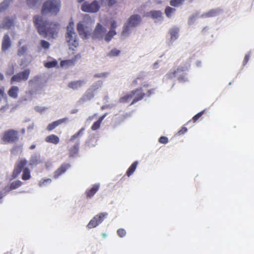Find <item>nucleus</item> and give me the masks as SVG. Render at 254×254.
I'll list each match as a JSON object with an SVG mask.
<instances>
[{
	"mask_svg": "<svg viewBox=\"0 0 254 254\" xmlns=\"http://www.w3.org/2000/svg\"><path fill=\"white\" fill-rule=\"evenodd\" d=\"M33 23L38 33L44 37L55 38L59 30L58 23L44 21L42 16L35 15Z\"/></svg>",
	"mask_w": 254,
	"mask_h": 254,
	"instance_id": "nucleus-1",
	"label": "nucleus"
},
{
	"mask_svg": "<svg viewBox=\"0 0 254 254\" xmlns=\"http://www.w3.org/2000/svg\"><path fill=\"white\" fill-rule=\"evenodd\" d=\"M93 20L90 17H85L77 25V30L82 39H88L91 35Z\"/></svg>",
	"mask_w": 254,
	"mask_h": 254,
	"instance_id": "nucleus-2",
	"label": "nucleus"
},
{
	"mask_svg": "<svg viewBox=\"0 0 254 254\" xmlns=\"http://www.w3.org/2000/svg\"><path fill=\"white\" fill-rule=\"evenodd\" d=\"M60 0H47L42 6L41 13L45 15L48 13L57 15L61 8Z\"/></svg>",
	"mask_w": 254,
	"mask_h": 254,
	"instance_id": "nucleus-3",
	"label": "nucleus"
},
{
	"mask_svg": "<svg viewBox=\"0 0 254 254\" xmlns=\"http://www.w3.org/2000/svg\"><path fill=\"white\" fill-rule=\"evenodd\" d=\"M65 39L69 49L74 50L78 46L77 36L74 30L73 22H70L67 27Z\"/></svg>",
	"mask_w": 254,
	"mask_h": 254,
	"instance_id": "nucleus-4",
	"label": "nucleus"
},
{
	"mask_svg": "<svg viewBox=\"0 0 254 254\" xmlns=\"http://www.w3.org/2000/svg\"><path fill=\"white\" fill-rule=\"evenodd\" d=\"M141 18L140 15L134 14L131 15L128 19L127 22L124 24L122 34L126 36L128 34L131 27H136L141 22Z\"/></svg>",
	"mask_w": 254,
	"mask_h": 254,
	"instance_id": "nucleus-5",
	"label": "nucleus"
},
{
	"mask_svg": "<svg viewBox=\"0 0 254 254\" xmlns=\"http://www.w3.org/2000/svg\"><path fill=\"white\" fill-rule=\"evenodd\" d=\"M1 140L4 143L16 142L19 140V132L12 129L6 130L3 132Z\"/></svg>",
	"mask_w": 254,
	"mask_h": 254,
	"instance_id": "nucleus-6",
	"label": "nucleus"
},
{
	"mask_svg": "<svg viewBox=\"0 0 254 254\" xmlns=\"http://www.w3.org/2000/svg\"><path fill=\"white\" fill-rule=\"evenodd\" d=\"M100 8V5L97 0H94L91 3L85 1L82 3L81 6L82 11L89 13H96Z\"/></svg>",
	"mask_w": 254,
	"mask_h": 254,
	"instance_id": "nucleus-7",
	"label": "nucleus"
},
{
	"mask_svg": "<svg viewBox=\"0 0 254 254\" xmlns=\"http://www.w3.org/2000/svg\"><path fill=\"white\" fill-rule=\"evenodd\" d=\"M30 73V70L26 69L13 75L10 79V84H12L15 82H21V81H26L29 78Z\"/></svg>",
	"mask_w": 254,
	"mask_h": 254,
	"instance_id": "nucleus-8",
	"label": "nucleus"
},
{
	"mask_svg": "<svg viewBox=\"0 0 254 254\" xmlns=\"http://www.w3.org/2000/svg\"><path fill=\"white\" fill-rule=\"evenodd\" d=\"M27 164V161L26 159H21L18 161L15 165L14 170L12 172L11 177L12 179L16 178L20 174L22 171L25 168Z\"/></svg>",
	"mask_w": 254,
	"mask_h": 254,
	"instance_id": "nucleus-9",
	"label": "nucleus"
},
{
	"mask_svg": "<svg viewBox=\"0 0 254 254\" xmlns=\"http://www.w3.org/2000/svg\"><path fill=\"white\" fill-rule=\"evenodd\" d=\"M107 215L108 213L106 212L100 213L96 215L90 221L87 225V227L89 229L96 227L103 221L104 219Z\"/></svg>",
	"mask_w": 254,
	"mask_h": 254,
	"instance_id": "nucleus-10",
	"label": "nucleus"
},
{
	"mask_svg": "<svg viewBox=\"0 0 254 254\" xmlns=\"http://www.w3.org/2000/svg\"><path fill=\"white\" fill-rule=\"evenodd\" d=\"M106 32V29L100 23H97L92 33L93 39H103Z\"/></svg>",
	"mask_w": 254,
	"mask_h": 254,
	"instance_id": "nucleus-11",
	"label": "nucleus"
},
{
	"mask_svg": "<svg viewBox=\"0 0 254 254\" xmlns=\"http://www.w3.org/2000/svg\"><path fill=\"white\" fill-rule=\"evenodd\" d=\"M132 92L133 93V100L130 103V105H132L138 101L141 100L145 96V94L143 92L142 88H138L133 90H132Z\"/></svg>",
	"mask_w": 254,
	"mask_h": 254,
	"instance_id": "nucleus-12",
	"label": "nucleus"
},
{
	"mask_svg": "<svg viewBox=\"0 0 254 254\" xmlns=\"http://www.w3.org/2000/svg\"><path fill=\"white\" fill-rule=\"evenodd\" d=\"M70 167V164L66 163H63L60 166V167L54 172V178H58L60 176L64 174Z\"/></svg>",
	"mask_w": 254,
	"mask_h": 254,
	"instance_id": "nucleus-13",
	"label": "nucleus"
},
{
	"mask_svg": "<svg viewBox=\"0 0 254 254\" xmlns=\"http://www.w3.org/2000/svg\"><path fill=\"white\" fill-rule=\"evenodd\" d=\"M14 24V19L11 18L9 16L5 17L1 22V28L9 29Z\"/></svg>",
	"mask_w": 254,
	"mask_h": 254,
	"instance_id": "nucleus-14",
	"label": "nucleus"
},
{
	"mask_svg": "<svg viewBox=\"0 0 254 254\" xmlns=\"http://www.w3.org/2000/svg\"><path fill=\"white\" fill-rule=\"evenodd\" d=\"M67 121V118H64L63 119H59L57 121H54L48 125V126L47 127V130L48 131H51L55 129L58 126L61 125L64 123L66 122Z\"/></svg>",
	"mask_w": 254,
	"mask_h": 254,
	"instance_id": "nucleus-15",
	"label": "nucleus"
},
{
	"mask_svg": "<svg viewBox=\"0 0 254 254\" xmlns=\"http://www.w3.org/2000/svg\"><path fill=\"white\" fill-rule=\"evenodd\" d=\"M94 85L89 88L85 93L83 96L82 97L81 100L83 101H89L92 99L94 96V92L96 88H94Z\"/></svg>",
	"mask_w": 254,
	"mask_h": 254,
	"instance_id": "nucleus-16",
	"label": "nucleus"
},
{
	"mask_svg": "<svg viewBox=\"0 0 254 254\" xmlns=\"http://www.w3.org/2000/svg\"><path fill=\"white\" fill-rule=\"evenodd\" d=\"M11 46V41L9 36L8 34H6L4 35L2 44L1 50L3 52L6 51Z\"/></svg>",
	"mask_w": 254,
	"mask_h": 254,
	"instance_id": "nucleus-17",
	"label": "nucleus"
},
{
	"mask_svg": "<svg viewBox=\"0 0 254 254\" xmlns=\"http://www.w3.org/2000/svg\"><path fill=\"white\" fill-rule=\"evenodd\" d=\"M84 83V80L72 81L68 83V87L73 90H77L81 87Z\"/></svg>",
	"mask_w": 254,
	"mask_h": 254,
	"instance_id": "nucleus-18",
	"label": "nucleus"
},
{
	"mask_svg": "<svg viewBox=\"0 0 254 254\" xmlns=\"http://www.w3.org/2000/svg\"><path fill=\"white\" fill-rule=\"evenodd\" d=\"M99 184H95L92 188L88 189L86 190L85 193L87 198H91L97 192L99 189Z\"/></svg>",
	"mask_w": 254,
	"mask_h": 254,
	"instance_id": "nucleus-19",
	"label": "nucleus"
},
{
	"mask_svg": "<svg viewBox=\"0 0 254 254\" xmlns=\"http://www.w3.org/2000/svg\"><path fill=\"white\" fill-rule=\"evenodd\" d=\"M45 140L47 143L57 144L60 142V138L57 135L52 134L46 136Z\"/></svg>",
	"mask_w": 254,
	"mask_h": 254,
	"instance_id": "nucleus-20",
	"label": "nucleus"
},
{
	"mask_svg": "<svg viewBox=\"0 0 254 254\" xmlns=\"http://www.w3.org/2000/svg\"><path fill=\"white\" fill-rule=\"evenodd\" d=\"M22 185V182L17 180L12 182L9 186H6L4 190L7 191H10L16 189Z\"/></svg>",
	"mask_w": 254,
	"mask_h": 254,
	"instance_id": "nucleus-21",
	"label": "nucleus"
},
{
	"mask_svg": "<svg viewBox=\"0 0 254 254\" xmlns=\"http://www.w3.org/2000/svg\"><path fill=\"white\" fill-rule=\"evenodd\" d=\"M79 147V143L78 142L70 147L68 149L69 157H73L76 156L78 153Z\"/></svg>",
	"mask_w": 254,
	"mask_h": 254,
	"instance_id": "nucleus-22",
	"label": "nucleus"
},
{
	"mask_svg": "<svg viewBox=\"0 0 254 254\" xmlns=\"http://www.w3.org/2000/svg\"><path fill=\"white\" fill-rule=\"evenodd\" d=\"M19 88L16 86H12L8 91V95L13 99H16L18 97L19 93Z\"/></svg>",
	"mask_w": 254,
	"mask_h": 254,
	"instance_id": "nucleus-23",
	"label": "nucleus"
},
{
	"mask_svg": "<svg viewBox=\"0 0 254 254\" xmlns=\"http://www.w3.org/2000/svg\"><path fill=\"white\" fill-rule=\"evenodd\" d=\"M187 69V67L179 66L176 70H174L173 71H170L167 74V76L169 78H173L176 76L177 74L181 72H183Z\"/></svg>",
	"mask_w": 254,
	"mask_h": 254,
	"instance_id": "nucleus-24",
	"label": "nucleus"
},
{
	"mask_svg": "<svg viewBox=\"0 0 254 254\" xmlns=\"http://www.w3.org/2000/svg\"><path fill=\"white\" fill-rule=\"evenodd\" d=\"M147 14L153 19H158L162 16V13L160 10H151Z\"/></svg>",
	"mask_w": 254,
	"mask_h": 254,
	"instance_id": "nucleus-25",
	"label": "nucleus"
},
{
	"mask_svg": "<svg viewBox=\"0 0 254 254\" xmlns=\"http://www.w3.org/2000/svg\"><path fill=\"white\" fill-rule=\"evenodd\" d=\"M133 93L132 92V91L129 93H128L126 95L122 97L120 99V102L125 103L129 102L131 99L133 100Z\"/></svg>",
	"mask_w": 254,
	"mask_h": 254,
	"instance_id": "nucleus-26",
	"label": "nucleus"
},
{
	"mask_svg": "<svg viewBox=\"0 0 254 254\" xmlns=\"http://www.w3.org/2000/svg\"><path fill=\"white\" fill-rule=\"evenodd\" d=\"M137 165H138V162L137 161L134 162L131 165V166L128 168V169H127V170L126 172V175L127 177H129L132 174H133V173H134V172L135 171V170L136 169Z\"/></svg>",
	"mask_w": 254,
	"mask_h": 254,
	"instance_id": "nucleus-27",
	"label": "nucleus"
},
{
	"mask_svg": "<svg viewBox=\"0 0 254 254\" xmlns=\"http://www.w3.org/2000/svg\"><path fill=\"white\" fill-rule=\"evenodd\" d=\"M179 29L174 28L170 30V34L171 35V40L175 41L178 38Z\"/></svg>",
	"mask_w": 254,
	"mask_h": 254,
	"instance_id": "nucleus-28",
	"label": "nucleus"
},
{
	"mask_svg": "<svg viewBox=\"0 0 254 254\" xmlns=\"http://www.w3.org/2000/svg\"><path fill=\"white\" fill-rule=\"evenodd\" d=\"M12 0H4L0 3V13L5 10L9 6Z\"/></svg>",
	"mask_w": 254,
	"mask_h": 254,
	"instance_id": "nucleus-29",
	"label": "nucleus"
},
{
	"mask_svg": "<svg viewBox=\"0 0 254 254\" xmlns=\"http://www.w3.org/2000/svg\"><path fill=\"white\" fill-rule=\"evenodd\" d=\"M219 9H212L204 13L203 16L205 17H210L216 16L219 13Z\"/></svg>",
	"mask_w": 254,
	"mask_h": 254,
	"instance_id": "nucleus-30",
	"label": "nucleus"
},
{
	"mask_svg": "<svg viewBox=\"0 0 254 254\" xmlns=\"http://www.w3.org/2000/svg\"><path fill=\"white\" fill-rule=\"evenodd\" d=\"M116 34L115 30H110L106 34H105L104 39L106 41L109 42Z\"/></svg>",
	"mask_w": 254,
	"mask_h": 254,
	"instance_id": "nucleus-31",
	"label": "nucleus"
},
{
	"mask_svg": "<svg viewBox=\"0 0 254 254\" xmlns=\"http://www.w3.org/2000/svg\"><path fill=\"white\" fill-rule=\"evenodd\" d=\"M31 178L30 171L28 168H25L23 171L22 179L24 181L29 180Z\"/></svg>",
	"mask_w": 254,
	"mask_h": 254,
	"instance_id": "nucleus-32",
	"label": "nucleus"
},
{
	"mask_svg": "<svg viewBox=\"0 0 254 254\" xmlns=\"http://www.w3.org/2000/svg\"><path fill=\"white\" fill-rule=\"evenodd\" d=\"M84 130H85V128L84 127H82L81 129H80L78 130V132H77L76 133H75V134L72 135L71 136V137L70 138L69 140L70 141H73L75 139H76L77 137H79L81 136L83 134V131H84Z\"/></svg>",
	"mask_w": 254,
	"mask_h": 254,
	"instance_id": "nucleus-33",
	"label": "nucleus"
},
{
	"mask_svg": "<svg viewBox=\"0 0 254 254\" xmlns=\"http://www.w3.org/2000/svg\"><path fill=\"white\" fill-rule=\"evenodd\" d=\"M176 11V9L174 8H172L169 6H167L165 9V13L166 16L168 18H170L172 16V15L173 13Z\"/></svg>",
	"mask_w": 254,
	"mask_h": 254,
	"instance_id": "nucleus-34",
	"label": "nucleus"
},
{
	"mask_svg": "<svg viewBox=\"0 0 254 254\" xmlns=\"http://www.w3.org/2000/svg\"><path fill=\"white\" fill-rule=\"evenodd\" d=\"M185 0H170V4L172 6L179 7L182 5Z\"/></svg>",
	"mask_w": 254,
	"mask_h": 254,
	"instance_id": "nucleus-35",
	"label": "nucleus"
},
{
	"mask_svg": "<svg viewBox=\"0 0 254 254\" xmlns=\"http://www.w3.org/2000/svg\"><path fill=\"white\" fill-rule=\"evenodd\" d=\"M120 50L114 48L108 53L107 56L109 57H117L120 54Z\"/></svg>",
	"mask_w": 254,
	"mask_h": 254,
	"instance_id": "nucleus-36",
	"label": "nucleus"
},
{
	"mask_svg": "<svg viewBox=\"0 0 254 254\" xmlns=\"http://www.w3.org/2000/svg\"><path fill=\"white\" fill-rule=\"evenodd\" d=\"M58 62L56 60H54L45 63L44 66L47 68H52L56 66Z\"/></svg>",
	"mask_w": 254,
	"mask_h": 254,
	"instance_id": "nucleus-37",
	"label": "nucleus"
},
{
	"mask_svg": "<svg viewBox=\"0 0 254 254\" xmlns=\"http://www.w3.org/2000/svg\"><path fill=\"white\" fill-rule=\"evenodd\" d=\"M27 47L26 46H23L18 49L17 51V55L18 56H21L23 55L27 51Z\"/></svg>",
	"mask_w": 254,
	"mask_h": 254,
	"instance_id": "nucleus-38",
	"label": "nucleus"
},
{
	"mask_svg": "<svg viewBox=\"0 0 254 254\" xmlns=\"http://www.w3.org/2000/svg\"><path fill=\"white\" fill-rule=\"evenodd\" d=\"M205 112V110H203L201 111L200 112L197 113L196 115H195L192 118V121L193 123H195L204 114Z\"/></svg>",
	"mask_w": 254,
	"mask_h": 254,
	"instance_id": "nucleus-39",
	"label": "nucleus"
},
{
	"mask_svg": "<svg viewBox=\"0 0 254 254\" xmlns=\"http://www.w3.org/2000/svg\"><path fill=\"white\" fill-rule=\"evenodd\" d=\"M118 235L121 237L123 238L125 237L126 235V231L124 229L120 228L117 231Z\"/></svg>",
	"mask_w": 254,
	"mask_h": 254,
	"instance_id": "nucleus-40",
	"label": "nucleus"
},
{
	"mask_svg": "<svg viewBox=\"0 0 254 254\" xmlns=\"http://www.w3.org/2000/svg\"><path fill=\"white\" fill-rule=\"evenodd\" d=\"M40 44L42 47L45 49H48L50 47V43L45 40H41Z\"/></svg>",
	"mask_w": 254,
	"mask_h": 254,
	"instance_id": "nucleus-41",
	"label": "nucleus"
},
{
	"mask_svg": "<svg viewBox=\"0 0 254 254\" xmlns=\"http://www.w3.org/2000/svg\"><path fill=\"white\" fill-rule=\"evenodd\" d=\"M30 162L31 165H37L40 162V161L38 157L34 156L32 157Z\"/></svg>",
	"mask_w": 254,
	"mask_h": 254,
	"instance_id": "nucleus-42",
	"label": "nucleus"
},
{
	"mask_svg": "<svg viewBox=\"0 0 254 254\" xmlns=\"http://www.w3.org/2000/svg\"><path fill=\"white\" fill-rule=\"evenodd\" d=\"M144 78L143 76L140 75L138 76L136 79L133 80L132 82V84L133 86H135L138 84V81H142L143 80Z\"/></svg>",
	"mask_w": 254,
	"mask_h": 254,
	"instance_id": "nucleus-43",
	"label": "nucleus"
},
{
	"mask_svg": "<svg viewBox=\"0 0 254 254\" xmlns=\"http://www.w3.org/2000/svg\"><path fill=\"white\" fill-rule=\"evenodd\" d=\"M52 182V180L51 179H47L44 180H42L39 182V186L40 187H42L44 186L45 183H51Z\"/></svg>",
	"mask_w": 254,
	"mask_h": 254,
	"instance_id": "nucleus-44",
	"label": "nucleus"
},
{
	"mask_svg": "<svg viewBox=\"0 0 254 254\" xmlns=\"http://www.w3.org/2000/svg\"><path fill=\"white\" fill-rule=\"evenodd\" d=\"M101 124L99 122L96 121L92 126L91 129L93 130H96L99 128Z\"/></svg>",
	"mask_w": 254,
	"mask_h": 254,
	"instance_id": "nucleus-45",
	"label": "nucleus"
},
{
	"mask_svg": "<svg viewBox=\"0 0 254 254\" xmlns=\"http://www.w3.org/2000/svg\"><path fill=\"white\" fill-rule=\"evenodd\" d=\"M72 62L70 60L63 61L61 62V66H64L66 65H69L72 64Z\"/></svg>",
	"mask_w": 254,
	"mask_h": 254,
	"instance_id": "nucleus-46",
	"label": "nucleus"
},
{
	"mask_svg": "<svg viewBox=\"0 0 254 254\" xmlns=\"http://www.w3.org/2000/svg\"><path fill=\"white\" fill-rule=\"evenodd\" d=\"M159 142L161 143L166 144L168 142V139L166 136H161L159 139Z\"/></svg>",
	"mask_w": 254,
	"mask_h": 254,
	"instance_id": "nucleus-47",
	"label": "nucleus"
},
{
	"mask_svg": "<svg viewBox=\"0 0 254 254\" xmlns=\"http://www.w3.org/2000/svg\"><path fill=\"white\" fill-rule=\"evenodd\" d=\"M39 0H27V4L29 6L34 5Z\"/></svg>",
	"mask_w": 254,
	"mask_h": 254,
	"instance_id": "nucleus-48",
	"label": "nucleus"
},
{
	"mask_svg": "<svg viewBox=\"0 0 254 254\" xmlns=\"http://www.w3.org/2000/svg\"><path fill=\"white\" fill-rule=\"evenodd\" d=\"M107 4L109 6L111 7L117 3V0H106Z\"/></svg>",
	"mask_w": 254,
	"mask_h": 254,
	"instance_id": "nucleus-49",
	"label": "nucleus"
},
{
	"mask_svg": "<svg viewBox=\"0 0 254 254\" xmlns=\"http://www.w3.org/2000/svg\"><path fill=\"white\" fill-rule=\"evenodd\" d=\"M188 129L186 127H182V128L178 132L179 135H182L187 131Z\"/></svg>",
	"mask_w": 254,
	"mask_h": 254,
	"instance_id": "nucleus-50",
	"label": "nucleus"
},
{
	"mask_svg": "<svg viewBox=\"0 0 254 254\" xmlns=\"http://www.w3.org/2000/svg\"><path fill=\"white\" fill-rule=\"evenodd\" d=\"M250 55L249 54H247L245 55L244 60L243 61V65H246L247 64V63L248 62V61L250 59Z\"/></svg>",
	"mask_w": 254,
	"mask_h": 254,
	"instance_id": "nucleus-51",
	"label": "nucleus"
},
{
	"mask_svg": "<svg viewBox=\"0 0 254 254\" xmlns=\"http://www.w3.org/2000/svg\"><path fill=\"white\" fill-rule=\"evenodd\" d=\"M117 23L115 21L113 20L111 21L110 30H115V28L117 27Z\"/></svg>",
	"mask_w": 254,
	"mask_h": 254,
	"instance_id": "nucleus-52",
	"label": "nucleus"
},
{
	"mask_svg": "<svg viewBox=\"0 0 254 254\" xmlns=\"http://www.w3.org/2000/svg\"><path fill=\"white\" fill-rule=\"evenodd\" d=\"M108 74L107 73H101L99 74H96L94 75V77H104L107 76Z\"/></svg>",
	"mask_w": 254,
	"mask_h": 254,
	"instance_id": "nucleus-53",
	"label": "nucleus"
},
{
	"mask_svg": "<svg viewBox=\"0 0 254 254\" xmlns=\"http://www.w3.org/2000/svg\"><path fill=\"white\" fill-rule=\"evenodd\" d=\"M107 113H105V114H104L103 115L101 116V117H100V118H99V119L98 120L97 122H99V123L101 124L102 121L104 120V119L106 117V116H107Z\"/></svg>",
	"mask_w": 254,
	"mask_h": 254,
	"instance_id": "nucleus-54",
	"label": "nucleus"
},
{
	"mask_svg": "<svg viewBox=\"0 0 254 254\" xmlns=\"http://www.w3.org/2000/svg\"><path fill=\"white\" fill-rule=\"evenodd\" d=\"M107 113H105V114H104L103 115L101 116V117H100V118H99V119L98 120L97 122H99V123L101 124L102 121L104 120V119L106 117V116H107Z\"/></svg>",
	"mask_w": 254,
	"mask_h": 254,
	"instance_id": "nucleus-55",
	"label": "nucleus"
},
{
	"mask_svg": "<svg viewBox=\"0 0 254 254\" xmlns=\"http://www.w3.org/2000/svg\"><path fill=\"white\" fill-rule=\"evenodd\" d=\"M107 113H105V114H104L103 115L101 116V117H100V118H99V119L98 120L97 122H99V123L101 124L102 121L104 120V119L106 117V116H107Z\"/></svg>",
	"mask_w": 254,
	"mask_h": 254,
	"instance_id": "nucleus-56",
	"label": "nucleus"
},
{
	"mask_svg": "<svg viewBox=\"0 0 254 254\" xmlns=\"http://www.w3.org/2000/svg\"><path fill=\"white\" fill-rule=\"evenodd\" d=\"M4 89L0 88V98L3 97L4 95Z\"/></svg>",
	"mask_w": 254,
	"mask_h": 254,
	"instance_id": "nucleus-57",
	"label": "nucleus"
},
{
	"mask_svg": "<svg viewBox=\"0 0 254 254\" xmlns=\"http://www.w3.org/2000/svg\"><path fill=\"white\" fill-rule=\"evenodd\" d=\"M77 112H78V109H74L70 111V114H75V113H76Z\"/></svg>",
	"mask_w": 254,
	"mask_h": 254,
	"instance_id": "nucleus-58",
	"label": "nucleus"
},
{
	"mask_svg": "<svg viewBox=\"0 0 254 254\" xmlns=\"http://www.w3.org/2000/svg\"><path fill=\"white\" fill-rule=\"evenodd\" d=\"M35 147H36V145H34V144H32V145H31L30 146L29 148H30V149H34V148H35Z\"/></svg>",
	"mask_w": 254,
	"mask_h": 254,
	"instance_id": "nucleus-59",
	"label": "nucleus"
},
{
	"mask_svg": "<svg viewBox=\"0 0 254 254\" xmlns=\"http://www.w3.org/2000/svg\"><path fill=\"white\" fill-rule=\"evenodd\" d=\"M207 30V27H204L202 30V33H204L206 30Z\"/></svg>",
	"mask_w": 254,
	"mask_h": 254,
	"instance_id": "nucleus-60",
	"label": "nucleus"
},
{
	"mask_svg": "<svg viewBox=\"0 0 254 254\" xmlns=\"http://www.w3.org/2000/svg\"><path fill=\"white\" fill-rule=\"evenodd\" d=\"M153 89H152V90H149L148 91V93L149 95H150L151 94V93H152V92H153Z\"/></svg>",
	"mask_w": 254,
	"mask_h": 254,
	"instance_id": "nucleus-61",
	"label": "nucleus"
},
{
	"mask_svg": "<svg viewBox=\"0 0 254 254\" xmlns=\"http://www.w3.org/2000/svg\"><path fill=\"white\" fill-rule=\"evenodd\" d=\"M3 197V195L1 192H0V199Z\"/></svg>",
	"mask_w": 254,
	"mask_h": 254,
	"instance_id": "nucleus-62",
	"label": "nucleus"
},
{
	"mask_svg": "<svg viewBox=\"0 0 254 254\" xmlns=\"http://www.w3.org/2000/svg\"><path fill=\"white\" fill-rule=\"evenodd\" d=\"M24 64H25L24 62L22 61V62H21V64H20V65H24Z\"/></svg>",
	"mask_w": 254,
	"mask_h": 254,
	"instance_id": "nucleus-63",
	"label": "nucleus"
},
{
	"mask_svg": "<svg viewBox=\"0 0 254 254\" xmlns=\"http://www.w3.org/2000/svg\"><path fill=\"white\" fill-rule=\"evenodd\" d=\"M18 44H19V45H20L21 44V41H19V42H18Z\"/></svg>",
	"mask_w": 254,
	"mask_h": 254,
	"instance_id": "nucleus-64",
	"label": "nucleus"
}]
</instances>
